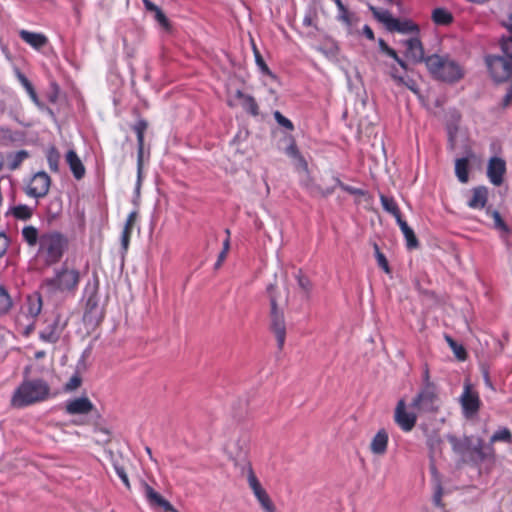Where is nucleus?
Instances as JSON below:
<instances>
[{
    "label": "nucleus",
    "instance_id": "obj_50",
    "mask_svg": "<svg viewBox=\"0 0 512 512\" xmlns=\"http://www.w3.org/2000/svg\"><path fill=\"white\" fill-rule=\"evenodd\" d=\"M296 278H297L299 287L304 292L309 293L312 288V284H311V281L309 280V278L307 276L303 275L301 272H299L297 274Z\"/></svg>",
    "mask_w": 512,
    "mask_h": 512
},
{
    "label": "nucleus",
    "instance_id": "obj_26",
    "mask_svg": "<svg viewBox=\"0 0 512 512\" xmlns=\"http://www.w3.org/2000/svg\"><path fill=\"white\" fill-rule=\"evenodd\" d=\"M234 97L248 114L254 117L259 115V106L253 96L245 94L241 90H237Z\"/></svg>",
    "mask_w": 512,
    "mask_h": 512
},
{
    "label": "nucleus",
    "instance_id": "obj_53",
    "mask_svg": "<svg viewBox=\"0 0 512 512\" xmlns=\"http://www.w3.org/2000/svg\"><path fill=\"white\" fill-rule=\"evenodd\" d=\"M155 13L156 21L166 30L170 29V22L163 11L159 8Z\"/></svg>",
    "mask_w": 512,
    "mask_h": 512
},
{
    "label": "nucleus",
    "instance_id": "obj_20",
    "mask_svg": "<svg viewBox=\"0 0 512 512\" xmlns=\"http://www.w3.org/2000/svg\"><path fill=\"white\" fill-rule=\"evenodd\" d=\"M406 47L405 56L412 60L414 63H425L426 57L424 54V47L419 38V35L413 36L404 41Z\"/></svg>",
    "mask_w": 512,
    "mask_h": 512
},
{
    "label": "nucleus",
    "instance_id": "obj_5",
    "mask_svg": "<svg viewBox=\"0 0 512 512\" xmlns=\"http://www.w3.org/2000/svg\"><path fill=\"white\" fill-rule=\"evenodd\" d=\"M425 65L430 75L442 82L452 84L464 77V68L448 55H429Z\"/></svg>",
    "mask_w": 512,
    "mask_h": 512
},
{
    "label": "nucleus",
    "instance_id": "obj_62",
    "mask_svg": "<svg viewBox=\"0 0 512 512\" xmlns=\"http://www.w3.org/2000/svg\"><path fill=\"white\" fill-rule=\"evenodd\" d=\"M227 254H228V253H227V252H225V251H221V252L219 253V255H218V259H217V261H216V263H215V268H216V269H218V268L222 265V263L224 262V260H225V259H226V257H227Z\"/></svg>",
    "mask_w": 512,
    "mask_h": 512
},
{
    "label": "nucleus",
    "instance_id": "obj_22",
    "mask_svg": "<svg viewBox=\"0 0 512 512\" xmlns=\"http://www.w3.org/2000/svg\"><path fill=\"white\" fill-rule=\"evenodd\" d=\"M65 161L76 180H81L84 178L86 174V168L75 150L70 149L67 151L65 154Z\"/></svg>",
    "mask_w": 512,
    "mask_h": 512
},
{
    "label": "nucleus",
    "instance_id": "obj_39",
    "mask_svg": "<svg viewBox=\"0 0 512 512\" xmlns=\"http://www.w3.org/2000/svg\"><path fill=\"white\" fill-rule=\"evenodd\" d=\"M46 158L51 172L58 173L60 165V153L55 146H51L46 152Z\"/></svg>",
    "mask_w": 512,
    "mask_h": 512
},
{
    "label": "nucleus",
    "instance_id": "obj_25",
    "mask_svg": "<svg viewBox=\"0 0 512 512\" xmlns=\"http://www.w3.org/2000/svg\"><path fill=\"white\" fill-rule=\"evenodd\" d=\"M472 196L468 200L467 205L472 209H483L488 201V189L484 186L472 189Z\"/></svg>",
    "mask_w": 512,
    "mask_h": 512
},
{
    "label": "nucleus",
    "instance_id": "obj_32",
    "mask_svg": "<svg viewBox=\"0 0 512 512\" xmlns=\"http://www.w3.org/2000/svg\"><path fill=\"white\" fill-rule=\"evenodd\" d=\"M337 6V20L346 26L350 27L354 24L356 16L355 13L351 12L342 2V0H333Z\"/></svg>",
    "mask_w": 512,
    "mask_h": 512
},
{
    "label": "nucleus",
    "instance_id": "obj_57",
    "mask_svg": "<svg viewBox=\"0 0 512 512\" xmlns=\"http://www.w3.org/2000/svg\"><path fill=\"white\" fill-rule=\"evenodd\" d=\"M9 247V239L8 237L0 233V258L3 257Z\"/></svg>",
    "mask_w": 512,
    "mask_h": 512
},
{
    "label": "nucleus",
    "instance_id": "obj_8",
    "mask_svg": "<svg viewBox=\"0 0 512 512\" xmlns=\"http://www.w3.org/2000/svg\"><path fill=\"white\" fill-rule=\"evenodd\" d=\"M419 415H435L440 411L441 399L436 385L422 386L410 403Z\"/></svg>",
    "mask_w": 512,
    "mask_h": 512
},
{
    "label": "nucleus",
    "instance_id": "obj_27",
    "mask_svg": "<svg viewBox=\"0 0 512 512\" xmlns=\"http://www.w3.org/2000/svg\"><path fill=\"white\" fill-rule=\"evenodd\" d=\"M388 433L385 429H380L373 437L370 443V450L375 455H383L387 451Z\"/></svg>",
    "mask_w": 512,
    "mask_h": 512
},
{
    "label": "nucleus",
    "instance_id": "obj_59",
    "mask_svg": "<svg viewBox=\"0 0 512 512\" xmlns=\"http://www.w3.org/2000/svg\"><path fill=\"white\" fill-rule=\"evenodd\" d=\"M362 31H363V35H364L367 39H369V40H371V41L375 40L374 32H373L372 28H371L369 25H365V26L363 27Z\"/></svg>",
    "mask_w": 512,
    "mask_h": 512
},
{
    "label": "nucleus",
    "instance_id": "obj_63",
    "mask_svg": "<svg viewBox=\"0 0 512 512\" xmlns=\"http://www.w3.org/2000/svg\"><path fill=\"white\" fill-rule=\"evenodd\" d=\"M423 381H424L423 386L436 385L435 383H433V382L430 380V373H429L428 368H426V369H425V371H424V373H423Z\"/></svg>",
    "mask_w": 512,
    "mask_h": 512
},
{
    "label": "nucleus",
    "instance_id": "obj_46",
    "mask_svg": "<svg viewBox=\"0 0 512 512\" xmlns=\"http://www.w3.org/2000/svg\"><path fill=\"white\" fill-rule=\"evenodd\" d=\"M511 442L512 441V434L508 428H502L498 431H496L492 437L491 442Z\"/></svg>",
    "mask_w": 512,
    "mask_h": 512
},
{
    "label": "nucleus",
    "instance_id": "obj_58",
    "mask_svg": "<svg viewBox=\"0 0 512 512\" xmlns=\"http://www.w3.org/2000/svg\"><path fill=\"white\" fill-rule=\"evenodd\" d=\"M131 236L132 234L130 232H127V231H122V235H121V245H122V248L123 250L126 252L129 248V244H130V239H131Z\"/></svg>",
    "mask_w": 512,
    "mask_h": 512
},
{
    "label": "nucleus",
    "instance_id": "obj_24",
    "mask_svg": "<svg viewBox=\"0 0 512 512\" xmlns=\"http://www.w3.org/2000/svg\"><path fill=\"white\" fill-rule=\"evenodd\" d=\"M61 332L59 320L52 319L51 321H46V326L40 331L39 338L46 343H56L61 336Z\"/></svg>",
    "mask_w": 512,
    "mask_h": 512
},
{
    "label": "nucleus",
    "instance_id": "obj_37",
    "mask_svg": "<svg viewBox=\"0 0 512 512\" xmlns=\"http://www.w3.org/2000/svg\"><path fill=\"white\" fill-rule=\"evenodd\" d=\"M251 45H252V50H253V54H254V57H255V62H256V65L258 66V68L260 69V71L271 77V78H276V76L273 74V72L270 70V68L268 67V65L266 64V62L264 61L259 49L257 48V45L255 44L254 40L251 39Z\"/></svg>",
    "mask_w": 512,
    "mask_h": 512
},
{
    "label": "nucleus",
    "instance_id": "obj_6",
    "mask_svg": "<svg viewBox=\"0 0 512 512\" xmlns=\"http://www.w3.org/2000/svg\"><path fill=\"white\" fill-rule=\"evenodd\" d=\"M502 55H488L485 62L491 78L504 83L512 76V41L500 43Z\"/></svg>",
    "mask_w": 512,
    "mask_h": 512
},
{
    "label": "nucleus",
    "instance_id": "obj_41",
    "mask_svg": "<svg viewBox=\"0 0 512 512\" xmlns=\"http://www.w3.org/2000/svg\"><path fill=\"white\" fill-rule=\"evenodd\" d=\"M12 215L19 220H29L33 215V210L27 205L20 204L11 209Z\"/></svg>",
    "mask_w": 512,
    "mask_h": 512
},
{
    "label": "nucleus",
    "instance_id": "obj_14",
    "mask_svg": "<svg viewBox=\"0 0 512 512\" xmlns=\"http://www.w3.org/2000/svg\"><path fill=\"white\" fill-rule=\"evenodd\" d=\"M148 128V122L145 119H139L132 127L137 136V184L136 192L139 193L142 181L143 153H144V135Z\"/></svg>",
    "mask_w": 512,
    "mask_h": 512
},
{
    "label": "nucleus",
    "instance_id": "obj_49",
    "mask_svg": "<svg viewBox=\"0 0 512 512\" xmlns=\"http://www.w3.org/2000/svg\"><path fill=\"white\" fill-rule=\"evenodd\" d=\"M81 384H82V378L78 373H76L65 384V390L66 391H74L77 388H79L81 386Z\"/></svg>",
    "mask_w": 512,
    "mask_h": 512
},
{
    "label": "nucleus",
    "instance_id": "obj_45",
    "mask_svg": "<svg viewBox=\"0 0 512 512\" xmlns=\"http://www.w3.org/2000/svg\"><path fill=\"white\" fill-rule=\"evenodd\" d=\"M447 493L448 491L445 490L440 483H438L434 489L433 494L434 505L443 509L445 507V504L442 502V497L445 496Z\"/></svg>",
    "mask_w": 512,
    "mask_h": 512
},
{
    "label": "nucleus",
    "instance_id": "obj_55",
    "mask_svg": "<svg viewBox=\"0 0 512 512\" xmlns=\"http://www.w3.org/2000/svg\"><path fill=\"white\" fill-rule=\"evenodd\" d=\"M504 27L510 33L509 36H503L500 40V43H506L508 41H512V12L509 14L507 21L504 23Z\"/></svg>",
    "mask_w": 512,
    "mask_h": 512
},
{
    "label": "nucleus",
    "instance_id": "obj_30",
    "mask_svg": "<svg viewBox=\"0 0 512 512\" xmlns=\"http://www.w3.org/2000/svg\"><path fill=\"white\" fill-rule=\"evenodd\" d=\"M127 468H128V461L125 460L122 457H113L111 456L110 459V466L106 467L108 472L110 470H113L117 477H119L121 480L126 481L128 480V474H127Z\"/></svg>",
    "mask_w": 512,
    "mask_h": 512
},
{
    "label": "nucleus",
    "instance_id": "obj_29",
    "mask_svg": "<svg viewBox=\"0 0 512 512\" xmlns=\"http://www.w3.org/2000/svg\"><path fill=\"white\" fill-rule=\"evenodd\" d=\"M7 113L13 120L21 123L20 116L22 113V106L18 99H14L11 102H7L0 99V115Z\"/></svg>",
    "mask_w": 512,
    "mask_h": 512
},
{
    "label": "nucleus",
    "instance_id": "obj_40",
    "mask_svg": "<svg viewBox=\"0 0 512 512\" xmlns=\"http://www.w3.org/2000/svg\"><path fill=\"white\" fill-rule=\"evenodd\" d=\"M486 214L492 217V219L494 221V227L497 230H500L501 232H503L505 234L510 233V228L505 223V221L502 219L500 213L497 210H491L490 208H488L486 210Z\"/></svg>",
    "mask_w": 512,
    "mask_h": 512
},
{
    "label": "nucleus",
    "instance_id": "obj_56",
    "mask_svg": "<svg viewBox=\"0 0 512 512\" xmlns=\"http://www.w3.org/2000/svg\"><path fill=\"white\" fill-rule=\"evenodd\" d=\"M335 182L342 190L350 194H362V191L360 189L344 184L339 178H335Z\"/></svg>",
    "mask_w": 512,
    "mask_h": 512
},
{
    "label": "nucleus",
    "instance_id": "obj_2",
    "mask_svg": "<svg viewBox=\"0 0 512 512\" xmlns=\"http://www.w3.org/2000/svg\"><path fill=\"white\" fill-rule=\"evenodd\" d=\"M69 246V239L62 232L50 230L40 235L36 257L50 267L61 261Z\"/></svg>",
    "mask_w": 512,
    "mask_h": 512
},
{
    "label": "nucleus",
    "instance_id": "obj_61",
    "mask_svg": "<svg viewBox=\"0 0 512 512\" xmlns=\"http://www.w3.org/2000/svg\"><path fill=\"white\" fill-rule=\"evenodd\" d=\"M143 4H144V7L146 8V10L150 11V12H156L159 7L157 5H155L153 2H151L150 0H142Z\"/></svg>",
    "mask_w": 512,
    "mask_h": 512
},
{
    "label": "nucleus",
    "instance_id": "obj_21",
    "mask_svg": "<svg viewBox=\"0 0 512 512\" xmlns=\"http://www.w3.org/2000/svg\"><path fill=\"white\" fill-rule=\"evenodd\" d=\"M94 409V404L88 397H78L66 403L65 411L69 415H88Z\"/></svg>",
    "mask_w": 512,
    "mask_h": 512
},
{
    "label": "nucleus",
    "instance_id": "obj_16",
    "mask_svg": "<svg viewBox=\"0 0 512 512\" xmlns=\"http://www.w3.org/2000/svg\"><path fill=\"white\" fill-rule=\"evenodd\" d=\"M98 287V280H96L85 304L84 319L90 322H98L103 318V313L99 308Z\"/></svg>",
    "mask_w": 512,
    "mask_h": 512
},
{
    "label": "nucleus",
    "instance_id": "obj_36",
    "mask_svg": "<svg viewBox=\"0 0 512 512\" xmlns=\"http://www.w3.org/2000/svg\"><path fill=\"white\" fill-rule=\"evenodd\" d=\"M21 235L23 240L30 247L40 244L41 234H39L38 229L32 225L25 226L21 231Z\"/></svg>",
    "mask_w": 512,
    "mask_h": 512
},
{
    "label": "nucleus",
    "instance_id": "obj_19",
    "mask_svg": "<svg viewBox=\"0 0 512 512\" xmlns=\"http://www.w3.org/2000/svg\"><path fill=\"white\" fill-rule=\"evenodd\" d=\"M506 173V163L502 158L492 157L488 162L487 176L490 182L495 186H500L503 183V178Z\"/></svg>",
    "mask_w": 512,
    "mask_h": 512
},
{
    "label": "nucleus",
    "instance_id": "obj_31",
    "mask_svg": "<svg viewBox=\"0 0 512 512\" xmlns=\"http://www.w3.org/2000/svg\"><path fill=\"white\" fill-rule=\"evenodd\" d=\"M471 439H472V437H467V436H465L463 438H459L456 436L448 437V441H449L453 451L455 453H457L458 455H460L463 460L467 454L468 447H470L469 445H470Z\"/></svg>",
    "mask_w": 512,
    "mask_h": 512
},
{
    "label": "nucleus",
    "instance_id": "obj_47",
    "mask_svg": "<svg viewBox=\"0 0 512 512\" xmlns=\"http://www.w3.org/2000/svg\"><path fill=\"white\" fill-rule=\"evenodd\" d=\"M285 152L289 157L297 159L306 165V162H305L303 156L301 155L294 139L291 140V142L288 145V147L286 148Z\"/></svg>",
    "mask_w": 512,
    "mask_h": 512
},
{
    "label": "nucleus",
    "instance_id": "obj_4",
    "mask_svg": "<svg viewBox=\"0 0 512 512\" xmlns=\"http://www.w3.org/2000/svg\"><path fill=\"white\" fill-rule=\"evenodd\" d=\"M81 281V272L63 263L54 271V275L43 281V287L50 294H61L67 297L75 296Z\"/></svg>",
    "mask_w": 512,
    "mask_h": 512
},
{
    "label": "nucleus",
    "instance_id": "obj_42",
    "mask_svg": "<svg viewBox=\"0 0 512 512\" xmlns=\"http://www.w3.org/2000/svg\"><path fill=\"white\" fill-rule=\"evenodd\" d=\"M12 306V300L7 290L0 286V316L6 314Z\"/></svg>",
    "mask_w": 512,
    "mask_h": 512
},
{
    "label": "nucleus",
    "instance_id": "obj_10",
    "mask_svg": "<svg viewBox=\"0 0 512 512\" xmlns=\"http://www.w3.org/2000/svg\"><path fill=\"white\" fill-rule=\"evenodd\" d=\"M42 306V297L39 293H33L32 295L27 296L26 301L21 308L20 316L18 317L19 321L21 317H26L29 321L25 328V334L28 335L34 330L35 319L40 314Z\"/></svg>",
    "mask_w": 512,
    "mask_h": 512
},
{
    "label": "nucleus",
    "instance_id": "obj_17",
    "mask_svg": "<svg viewBox=\"0 0 512 512\" xmlns=\"http://www.w3.org/2000/svg\"><path fill=\"white\" fill-rule=\"evenodd\" d=\"M464 461L475 464L482 463L491 456L490 448H487L482 439L472 437Z\"/></svg>",
    "mask_w": 512,
    "mask_h": 512
},
{
    "label": "nucleus",
    "instance_id": "obj_43",
    "mask_svg": "<svg viewBox=\"0 0 512 512\" xmlns=\"http://www.w3.org/2000/svg\"><path fill=\"white\" fill-rule=\"evenodd\" d=\"M449 346L452 348L456 358L460 361L467 359V352L462 345L457 344L451 337H446Z\"/></svg>",
    "mask_w": 512,
    "mask_h": 512
},
{
    "label": "nucleus",
    "instance_id": "obj_44",
    "mask_svg": "<svg viewBox=\"0 0 512 512\" xmlns=\"http://www.w3.org/2000/svg\"><path fill=\"white\" fill-rule=\"evenodd\" d=\"M29 156L28 152L26 150H20L16 152L12 157L10 161V169L15 170L20 167L22 162L27 159Z\"/></svg>",
    "mask_w": 512,
    "mask_h": 512
},
{
    "label": "nucleus",
    "instance_id": "obj_11",
    "mask_svg": "<svg viewBox=\"0 0 512 512\" xmlns=\"http://www.w3.org/2000/svg\"><path fill=\"white\" fill-rule=\"evenodd\" d=\"M417 415L415 410L408 411L405 400L400 399L395 407L394 422L403 432H411L417 423Z\"/></svg>",
    "mask_w": 512,
    "mask_h": 512
},
{
    "label": "nucleus",
    "instance_id": "obj_15",
    "mask_svg": "<svg viewBox=\"0 0 512 512\" xmlns=\"http://www.w3.org/2000/svg\"><path fill=\"white\" fill-rule=\"evenodd\" d=\"M15 76L19 83L22 85V87L25 89L27 94L29 95L31 101L37 106V108L46 113L51 119H55V113L53 109L45 105L43 102L40 101L36 90L33 86V84L29 81V79L18 69H15Z\"/></svg>",
    "mask_w": 512,
    "mask_h": 512
},
{
    "label": "nucleus",
    "instance_id": "obj_51",
    "mask_svg": "<svg viewBox=\"0 0 512 512\" xmlns=\"http://www.w3.org/2000/svg\"><path fill=\"white\" fill-rule=\"evenodd\" d=\"M137 219H138V212L137 211L130 212L126 219L123 231H127L132 234V231L136 224Z\"/></svg>",
    "mask_w": 512,
    "mask_h": 512
},
{
    "label": "nucleus",
    "instance_id": "obj_28",
    "mask_svg": "<svg viewBox=\"0 0 512 512\" xmlns=\"http://www.w3.org/2000/svg\"><path fill=\"white\" fill-rule=\"evenodd\" d=\"M19 36L24 42H26L36 50H40L48 42V39L44 34L30 32L27 30H21L19 32Z\"/></svg>",
    "mask_w": 512,
    "mask_h": 512
},
{
    "label": "nucleus",
    "instance_id": "obj_35",
    "mask_svg": "<svg viewBox=\"0 0 512 512\" xmlns=\"http://www.w3.org/2000/svg\"><path fill=\"white\" fill-rule=\"evenodd\" d=\"M455 174L461 183H467L469 180V160L468 158H458L455 161Z\"/></svg>",
    "mask_w": 512,
    "mask_h": 512
},
{
    "label": "nucleus",
    "instance_id": "obj_60",
    "mask_svg": "<svg viewBox=\"0 0 512 512\" xmlns=\"http://www.w3.org/2000/svg\"><path fill=\"white\" fill-rule=\"evenodd\" d=\"M58 99V86L56 84H53V91L48 94V100L51 103H56Z\"/></svg>",
    "mask_w": 512,
    "mask_h": 512
},
{
    "label": "nucleus",
    "instance_id": "obj_64",
    "mask_svg": "<svg viewBox=\"0 0 512 512\" xmlns=\"http://www.w3.org/2000/svg\"><path fill=\"white\" fill-rule=\"evenodd\" d=\"M227 238L223 242V248L222 251L229 252L230 249V231L226 230Z\"/></svg>",
    "mask_w": 512,
    "mask_h": 512
},
{
    "label": "nucleus",
    "instance_id": "obj_52",
    "mask_svg": "<svg viewBox=\"0 0 512 512\" xmlns=\"http://www.w3.org/2000/svg\"><path fill=\"white\" fill-rule=\"evenodd\" d=\"M274 118L277 121V123L283 127H285L288 130H293L294 125L292 121H290L288 118L283 116L279 111L274 112Z\"/></svg>",
    "mask_w": 512,
    "mask_h": 512
},
{
    "label": "nucleus",
    "instance_id": "obj_3",
    "mask_svg": "<svg viewBox=\"0 0 512 512\" xmlns=\"http://www.w3.org/2000/svg\"><path fill=\"white\" fill-rule=\"evenodd\" d=\"M49 395L50 386L43 379L24 380L13 392L10 406L22 409L47 400Z\"/></svg>",
    "mask_w": 512,
    "mask_h": 512
},
{
    "label": "nucleus",
    "instance_id": "obj_1",
    "mask_svg": "<svg viewBox=\"0 0 512 512\" xmlns=\"http://www.w3.org/2000/svg\"><path fill=\"white\" fill-rule=\"evenodd\" d=\"M251 436L247 430L236 427L223 443V453L233 463L234 476L242 480H257L249 458Z\"/></svg>",
    "mask_w": 512,
    "mask_h": 512
},
{
    "label": "nucleus",
    "instance_id": "obj_13",
    "mask_svg": "<svg viewBox=\"0 0 512 512\" xmlns=\"http://www.w3.org/2000/svg\"><path fill=\"white\" fill-rule=\"evenodd\" d=\"M460 404L463 415L466 418H471L476 415L481 406V400L477 391L472 389L469 383L464 385L463 393L460 397Z\"/></svg>",
    "mask_w": 512,
    "mask_h": 512
},
{
    "label": "nucleus",
    "instance_id": "obj_33",
    "mask_svg": "<svg viewBox=\"0 0 512 512\" xmlns=\"http://www.w3.org/2000/svg\"><path fill=\"white\" fill-rule=\"evenodd\" d=\"M400 230L402 231L405 240L406 246L409 250L416 249L419 247V241L413 231V229L407 224V222L403 219L397 222Z\"/></svg>",
    "mask_w": 512,
    "mask_h": 512
},
{
    "label": "nucleus",
    "instance_id": "obj_18",
    "mask_svg": "<svg viewBox=\"0 0 512 512\" xmlns=\"http://www.w3.org/2000/svg\"><path fill=\"white\" fill-rule=\"evenodd\" d=\"M146 499L151 508L156 511L178 512L174 506L166 500L161 494L156 492L150 485H144Z\"/></svg>",
    "mask_w": 512,
    "mask_h": 512
},
{
    "label": "nucleus",
    "instance_id": "obj_54",
    "mask_svg": "<svg viewBox=\"0 0 512 512\" xmlns=\"http://www.w3.org/2000/svg\"><path fill=\"white\" fill-rule=\"evenodd\" d=\"M379 46H380V49L382 52H384L386 55H388L389 57L391 58H397V52L391 48L390 46H388V44L383 40V39H380L379 40Z\"/></svg>",
    "mask_w": 512,
    "mask_h": 512
},
{
    "label": "nucleus",
    "instance_id": "obj_34",
    "mask_svg": "<svg viewBox=\"0 0 512 512\" xmlns=\"http://www.w3.org/2000/svg\"><path fill=\"white\" fill-rule=\"evenodd\" d=\"M380 202L383 209L394 216L396 222L403 219L398 204L393 197H388L384 194H380Z\"/></svg>",
    "mask_w": 512,
    "mask_h": 512
},
{
    "label": "nucleus",
    "instance_id": "obj_38",
    "mask_svg": "<svg viewBox=\"0 0 512 512\" xmlns=\"http://www.w3.org/2000/svg\"><path fill=\"white\" fill-rule=\"evenodd\" d=\"M432 20L437 25H449L453 21L452 14L444 8H436L432 12Z\"/></svg>",
    "mask_w": 512,
    "mask_h": 512
},
{
    "label": "nucleus",
    "instance_id": "obj_9",
    "mask_svg": "<svg viewBox=\"0 0 512 512\" xmlns=\"http://www.w3.org/2000/svg\"><path fill=\"white\" fill-rule=\"evenodd\" d=\"M370 9L375 19L383 23L388 31L410 34L412 37L419 35L420 28L412 20L395 18L388 10H378L375 7H370Z\"/></svg>",
    "mask_w": 512,
    "mask_h": 512
},
{
    "label": "nucleus",
    "instance_id": "obj_7",
    "mask_svg": "<svg viewBox=\"0 0 512 512\" xmlns=\"http://www.w3.org/2000/svg\"><path fill=\"white\" fill-rule=\"evenodd\" d=\"M267 293L270 300V330L274 333L277 346L283 349L286 340V322L283 310L278 306V292L275 285L271 284L267 287Z\"/></svg>",
    "mask_w": 512,
    "mask_h": 512
},
{
    "label": "nucleus",
    "instance_id": "obj_48",
    "mask_svg": "<svg viewBox=\"0 0 512 512\" xmlns=\"http://www.w3.org/2000/svg\"><path fill=\"white\" fill-rule=\"evenodd\" d=\"M374 249H375V255H376L378 266L380 268H382L386 273H389L390 272V268H389V264H388L387 258L380 251V249H379L377 244H374Z\"/></svg>",
    "mask_w": 512,
    "mask_h": 512
},
{
    "label": "nucleus",
    "instance_id": "obj_23",
    "mask_svg": "<svg viewBox=\"0 0 512 512\" xmlns=\"http://www.w3.org/2000/svg\"><path fill=\"white\" fill-rule=\"evenodd\" d=\"M251 490L256 499L260 503L264 512H275V505L273 504L269 494L262 487L261 482H249Z\"/></svg>",
    "mask_w": 512,
    "mask_h": 512
},
{
    "label": "nucleus",
    "instance_id": "obj_12",
    "mask_svg": "<svg viewBox=\"0 0 512 512\" xmlns=\"http://www.w3.org/2000/svg\"><path fill=\"white\" fill-rule=\"evenodd\" d=\"M50 186V176L46 172L40 171L33 175L25 192L29 197L43 198L48 194Z\"/></svg>",
    "mask_w": 512,
    "mask_h": 512
}]
</instances>
